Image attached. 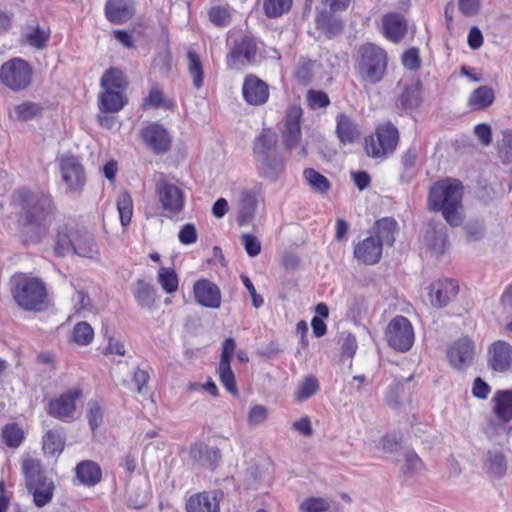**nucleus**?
Listing matches in <instances>:
<instances>
[{
	"mask_svg": "<svg viewBox=\"0 0 512 512\" xmlns=\"http://www.w3.org/2000/svg\"><path fill=\"white\" fill-rule=\"evenodd\" d=\"M11 206L23 242L39 243L54 214L55 207L51 197L21 188L14 191Z\"/></svg>",
	"mask_w": 512,
	"mask_h": 512,
	"instance_id": "1",
	"label": "nucleus"
},
{
	"mask_svg": "<svg viewBox=\"0 0 512 512\" xmlns=\"http://www.w3.org/2000/svg\"><path fill=\"white\" fill-rule=\"evenodd\" d=\"M278 135L263 129L253 142V156L260 176L276 181L285 169V161L278 149Z\"/></svg>",
	"mask_w": 512,
	"mask_h": 512,
	"instance_id": "2",
	"label": "nucleus"
},
{
	"mask_svg": "<svg viewBox=\"0 0 512 512\" xmlns=\"http://www.w3.org/2000/svg\"><path fill=\"white\" fill-rule=\"evenodd\" d=\"M53 251L58 257H64L69 253L89 259L99 256V249L93 234L85 227L72 223L59 227Z\"/></svg>",
	"mask_w": 512,
	"mask_h": 512,
	"instance_id": "3",
	"label": "nucleus"
},
{
	"mask_svg": "<svg viewBox=\"0 0 512 512\" xmlns=\"http://www.w3.org/2000/svg\"><path fill=\"white\" fill-rule=\"evenodd\" d=\"M462 184L458 180L446 179L435 183L429 193V207L441 211L444 219L451 226L461 224Z\"/></svg>",
	"mask_w": 512,
	"mask_h": 512,
	"instance_id": "4",
	"label": "nucleus"
},
{
	"mask_svg": "<svg viewBox=\"0 0 512 512\" xmlns=\"http://www.w3.org/2000/svg\"><path fill=\"white\" fill-rule=\"evenodd\" d=\"M11 293L15 302L27 311L40 310L47 297L44 282L23 273L11 278Z\"/></svg>",
	"mask_w": 512,
	"mask_h": 512,
	"instance_id": "5",
	"label": "nucleus"
},
{
	"mask_svg": "<svg viewBox=\"0 0 512 512\" xmlns=\"http://www.w3.org/2000/svg\"><path fill=\"white\" fill-rule=\"evenodd\" d=\"M355 69L362 81L369 84L380 82L387 69V54L379 46L371 43L358 50Z\"/></svg>",
	"mask_w": 512,
	"mask_h": 512,
	"instance_id": "6",
	"label": "nucleus"
},
{
	"mask_svg": "<svg viewBox=\"0 0 512 512\" xmlns=\"http://www.w3.org/2000/svg\"><path fill=\"white\" fill-rule=\"evenodd\" d=\"M22 472L35 505L43 507L48 504L54 495V483L44 475L41 462L32 458L25 459L22 463Z\"/></svg>",
	"mask_w": 512,
	"mask_h": 512,
	"instance_id": "7",
	"label": "nucleus"
},
{
	"mask_svg": "<svg viewBox=\"0 0 512 512\" xmlns=\"http://www.w3.org/2000/svg\"><path fill=\"white\" fill-rule=\"evenodd\" d=\"M33 70L30 64L21 58H13L0 68V82L13 92L27 89L32 81Z\"/></svg>",
	"mask_w": 512,
	"mask_h": 512,
	"instance_id": "8",
	"label": "nucleus"
},
{
	"mask_svg": "<svg viewBox=\"0 0 512 512\" xmlns=\"http://www.w3.org/2000/svg\"><path fill=\"white\" fill-rule=\"evenodd\" d=\"M398 141L397 128L391 123H386L376 129L375 135L366 139L365 150L370 157L384 158L395 150Z\"/></svg>",
	"mask_w": 512,
	"mask_h": 512,
	"instance_id": "9",
	"label": "nucleus"
},
{
	"mask_svg": "<svg viewBox=\"0 0 512 512\" xmlns=\"http://www.w3.org/2000/svg\"><path fill=\"white\" fill-rule=\"evenodd\" d=\"M386 338L390 347L396 351L407 352L414 343V330L404 316L394 317L386 328Z\"/></svg>",
	"mask_w": 512,
	"mask_h": 512,
	"instance_id": "10",
	"label": "nucleus"
},
{
	"mask_svg": "<svg viewBox=\"0 0 512 512\" xmlns=\"http://www.w3.org/2000/svg\"><path fill=\"white\" fill-rule=\"evenodd\" d=\"M58 165L67 191L81 193L86 184V175L79 159L73 155H63L59 158Z\"/></svg>",
	"mask_w": 512,
	"mask_h": 512,
	"instance_id": "11",
	"label": "nucleus"
},
{
	"mask_svg": "<svg viewBox=\"0 0 512 512\" xmlns=\"http://www.w3.org/2000/svg\"><path fill=\"white\" fill-rule=\"evenodd\" d=\"M155 192L162 208L170 215H177L183 210L185 204L184 192L164 176L156 181Z\"/></svg>",
	"mask_w": 512,
	"mask_h": 512,
	"instance_id": "12",
	"label": "nucleus"
},
{
	"mask_svg": "<svg viewBox=\"0 0 512 512\" xmlns=\"http://www.w3.org/2000/svg\"><path fill=\"white\" fill-rule=\"evenodd\" d=\"M144 144L155 154L161 155L170 150L172 138L160 124L152 123L140 132Z\"/></svg>",
	"mask_w": 512,
	"mask_h": 512,
	"instance_id": "13",
	"label": "nucleus"
},
{
	"mask_svg": "<svg viewBox=\"0 0 512 512\" xmlns=\"http://www.w3.org/2000/svg\"><path fill=\"white\" fill-rule=\"evenodd\" d=\"M458 291L459 285L455 280H436L429 286V301L432 306L442 308L455 299Z\"/></svg>",
	"mask_w": 512,
	"mask_h": 512,
	"instance_id": "14",
	"label": "nucleus"
},
{
	"mask_svg": "<svg viewBox=\"0 0 512 512\" xmlns=\"http://www.w3.org/2000/svg\"><path fill=\"white\" fill-rule=\"evenodd\" d=\"M257 47L250 37H244L235 45L227 56V65L230 69H240L242 66L255 62Z\"/></svg>",
	"mask_w": 512,
	"mask_h": 512,
	"instance_id": "15",
	"label": "nucleus"
},
{
	"mask_svg": "<svg viewBox=\"0 0 512 512\" xmlns=\"http://www.w3.org/2000/svg\"><path fill=\"white\" fill-rule=\"evenodd\" d=\"M475 346L468 338L463 337L454 342L447 352L450 364L456 369L470 366L474 360Z\"/></svg>",
	"mask_w": 512,
	"mask_h": 512,
	"instance_id": "16",
	"label": "nucleus"
},
{
	"mask_svg": "<svg viewBox=\"0 0 512 512\" xmlns=\"http://www.w3.org/2000/svg\"><path fill=\"white\" fill-rule=\"evenodd\" d=\"M301 118L302 109L299 106H291L285 117V130L283 141L288 150L296 148L301 141Z\"/></svg>",
	"mask_w": 512,
	"mask_h": 512,
	"instance_id": "17",
	"label": "nucleus"
},
{
	"mask_svg": "<svg viewBox=\"0 0 512 512\" xmlns=\"http://www.w3.org/2000/svg\"><path fill=\"white\" fill-rule=\"evenodd\" d=\"M488 364L496 372H506L512 365V346L505 341H495L488 349Z\"/></svg>",
	"mask_w": 512,
	"mask_h": 512,
	"instance_id": "18",
	"label": "nucleus"
},
{
	"mask_svg": "<svg viewBox=\"0 0 512 512\" xmlns=\"http://www.w3.org/2000/svg\"><path fill=\"white\" fill-rule=\"evenodd\" d=\"M242 94L248 104L255 106L263 105L269 98V88L264 81L250 74L244 80Z\"/></svg>",
	"mask_w": 512,
	"mask_h": 512,
	"instance_id": "19",
	"label": "nucleus"
},
{
	"mask_svg": "<svg viewBox=\"0 0 512 512\" xmlns=\"http://www.w3.org/2000/svg\"><path fill=\"white\" fill-rule=\"evenodd\" d=\"M79 396V391H70L51 400L47 411L48 414L62 421L72 419L76 409V400Z\"/></svg>",
	"mask_w": 512,
	"mask_h": 512,
	"instance_id": "20",
	"label": "nucleus"
},
{
	"mask_svg": "<svg viewBox=\"0 0 512 512\" xmlns=\"http://www.w3.org/2000/svg\"><path fill=\"white\" fill-rule=\"evenodd\" d=\"M382 250L381 241L371 235L355 246L354 257L366 265H374L380 261Z\"/></svg>",
	"mask_w": 512,
	"mask_h": 512,
	"instance_id": "21",
	"label": "nucleus"
},
{
	"mask_svg": "<svg viewBox=\"0 0 512 512\" xmlns=\"http://www.w3.org/2000/svg\"><path fill=\"white\" fill-rule=\"evenodd\" d=\"M194 296L200 305L208 308H219L221 305V293L217 285L202 279L195 282Z\"/></svg>",
	"mask_w": 512,
	"mask_h": 512,
	"instance_id": "22",
	"label": "nucleus"
},
{
	"mask_svg": "<svg viewBox=\"0 0 512 512\" xmlns=\"http://www.w3.org/2000/svg\"><path fill=\"white\" fill-rule=\"evenodd\" d=\"M334 12L331 9L317 10L315 16L316 29L329 39L340 35L344 28L342 19L336 16Z\"/></svg>",
	"mask_w": 512,
	"mask_h": 512,
	"instance_id": "23",
	"label": "nucleus"
},
{
	"mask_svg": "<svg viewBox=\"0 0 512 512\" xmlns=\"http://www.w3.org/2000/svg\"><path fill=\"white\" fill-rule=\"evenodd\" d=\"M187 512H219L216 492H202L192 495L186 503Z\"/></svg>",
	"mask_w": 512,
	"mask_h": 512,
	"instance_id": "24",
	"label": "nucleus"
},
{
	"mask_svg": "<svg viewBox=\"0 0 512 512\" xmlns=\"http://www.w3.org/2000/svg\"><path fill=\"white\" fill-rule=\"evenodd\" d=\"M256 206L257 199L253 192L242 191L240 193L237 202V223L239 226H247L252 223L255 216Z\"/></svg>",
	"mask_w": 512,
	"mask_h": 512,
	"instance_id": "25",
	"label": "nucleus"
},
{
	"mask_svg": "<svg viewBox=\"0 0 512 512\" xmlns=\"http://www.w3.org/2000/svg\"><path fill=\"white\" fill-rule=\"evenodd\" d=\"M190 456L199 465L214 468L221 459V452L216 447L197 443L191 447Z\"/></svg>",
	"mask_w": 512,
	"mask_h": 512,
	"instance_id": "26",
	"label": "nucleus"
},
{
	"mask_svg": "<svg viewBox=\"0 0 512 512\" xmlns=\"http://www.w3.org/2000/svg\"><path fill=\"white\" fill-rule=\"evenodd\" d=\"M383 31L387 39L399 42L406 34L407 25L399 13H388L383 17Z\"/></svg>",
	"mask_w": 512,
	"mask_h": 512,
	"instance_id": "27",
	"label": "nucleus"
},
{
	"mask_svg": "<svg viewBox=\"0 0 512 512\" xmlns=\"http://www.w3.org/2000/svg\"><path fill=\"white\" fill-rule=\"evenodd\" d=\"M127 99L119 90L101 89L98 95V106L105 113H116L123 109Z\"/></svg>",
	"mask_w": 512,
	"mask_h": 512,
	"instance_id": "28",
	"label": "nucleus"
},
{
	"mask_svg": "<svg viewBox=\"0 0 512 512\" xmlns=\"http://www.w3.org/2000/svg\"><path fill=\"white\" fill-rule=\"evenodd\" d=\"M107 19L112 23H122L129 20L134 9L129 0H108L105 5Z\"/></svg>",
	"mask_w": 512,
	"mask_h": 512,
	"instance_id": "29",
	"label": "nucleus"
},
{
	"mask_svg": "<svg viewBox=\"0 0 512 512\" xmlns=\"http://www.w3.org/2000/svg\"><path fill=\"white\" fill-rule=\"evenodd\" d=\"M76 477L85 486H95L102 479L100 466L92 460H84L75 468Z\"/></svg>",
	"mask_w": 512,
	"mask_h": 512,
	"instance_id": "30",
	"label": "nucleus"
},
{
	"mask_svg": "<svg viewBox=\"0 0 512 512\" xmlns=\"http://www.w3.org/2000/svg\"><path fill=\"white\" fill-rule=\"evenodd\" d=\"M483 468L490 477H502L507 470V461L502 451L498 449L488 450L485 455Z\"/></svg>",
	"mask_w": 512,
	"mask_h": 512,
	"instance_id": "31",
	"label": "nucleus"
},
{
	"mask_svg": "<svg viewBox=\"0 0 512 512\" xmlns=\"http://www.w3.org/2000/svg\"><path fill=\"white\" fill-rule=\"evenodd\" d=\"M397 226L398 224L393 218H382L375 223L372 236L381 241L382 246H392L395 242Z\"/></svg>",
	"mask_w": 512,
	"mask_h": 512,
	"instance_id": "32",
	"label": "nucleus"
},
{
	"mask_svg": "<svg viewBox=\"0 0 512 512\" xmlns=\"http://www.w3.org/2000/svg\"><path fill=\"white\" fill-rule=\"evenodd\" d=\"M65 447V433L63 428L50 429L43 436V451L46 455H59Z\"/></svg>",
	"mask_w": 512,
	"mask_h": 512,
	"instance_id": "33",
	"label": "nucleus"
},
{
	"mask_svg": "<svg viewBox=\"0 0 512 512\" xmlns=\"http://www.w3.org/2000/svg\"><path fill=\"white\" fill-rule=\"evenodd\" d=\"M336 133L342 144L353 143L359 137L355 123L345 114L337 116Z\"/></svg>",
	"mask_w": 512,
	"mask_h": 512,
	"instance_id": "34",
	"label": "nucleus"
},
{
	"mask_svg": "<svg viewBox=\"0 0 512 512\" xmlns=\"http://www.w3.org/2000/svg\"><path fill=\"white\" fill-rule=\"evenodd\" d=\"M494 412L504 422L512 420V391H498L493 397Z\"/></svg>",
	"mask_w": 512,
	"mask_h": 512,
	"instance_id": "35",
	"label": "nucleus"
},
{
	"mask_svg": "<svg viewBox=\"0 0 512 512\" xmlns=\"http://www.w3.org/2000/svg\"><path fill=\"white\" fill-rule=\"evenodd\" d=\"M132 292L137 303L144 308H152L155 303V288L144 280H138L133 285Z\"/></svg>",
	"mask_w": 512,
	"mask_h": 512,
	"instance_id": "36",
	"label": "nucleus"
},
{
	"mask_svg": "<svg viewBox=\"0 0 512 512\" xmlns=\"http://www.w3.org/2000/svg\"><path fill=\"white\" fill-rule=\"evenodd\" d=\"M410 400L411 390L410 388H406L401 382L394 383L386 395L387 405L395 409L409 404Z\"/></svg>",
	"mask_w": 512,
	"mask_h": 512,
	"instance_id": "37",
	"label": "nucleus"
},
{
	"mask_svg": "<svg viewBox=\"0 0 512 512\" xmlns=\"http://www.w3.org/2000/svg\"><path fill=\"white\" fill-rule=\"evenodd\" d=\"M494 98L493 89L489 86L482 85L471 93L468 99V105L471 110H483L493 103Z\"/></svg>",
	"mask_w": 512,
	"mask_h": 512,
	"instance_id": "38",
	"label": "nucleus"
},
{
	"mask_svg": "<svg viewBox=\"0 0 512 512\" xmlns=\"http://www.w3.org/2000/svg\"><path fill=\"white\" fill-rule=\"evenodd\" d=\"M128 82L124 76V73L116 68L108 69L101 77L100 86L101 89L108 90H119L125 92Z\"/></svg>",
	"mask_w": 512,
	"mask_h": 512,
	"instance_id": "39",
	"label": "nucleus"
},
{
	"mask_svg": "<svg viewBox=\"0 0 512 512\" xmlns=\"http://www.w3.org/2000/svg\"><path fill=\"white\" fill-rule=\"evenodd\" d=\"M41 113L42 107L39 104L27 101L15 105L13 109L9 111V117L17 121H28L40 116Z\"/></svg>",
	"mask_w": 512,
	"mask_h": 512,
	"instance_id": "40",
	"label": "nucleus"
},
{
	"mask_svg": "<svg viewBox=\"0 0 512 512\" xmlns=\"http://www.w3.org/2000/svg\"><path fill=\"white\" fill-rule=\"evenodd\" d=\"M421 103V90L418 83L406 86L397 100V106L403 110L414 109Z\"/></svg>",
	"mask_w": 512,
	"mask_h": 512,
	"instance_id": "41",
	"label": "nucleus"
},
{
	"mask_svg": "<svg viewBox=\"0 0 512 512\" xmlns=\"http://www.w3.org/2000/svg\"><path fill=\"white\" fill-rule=\"evenodd\" d=\"M23 37L30 46L36 49H43L50 38V31L39 25L28 26L23 33Z\"/></svg>",
	"mask_w": 512,
	"mask_h": 512,
	"instance_id": "42",
	"label": "nucleus"
},
{
	"mask_svg": "<svg viewBox=\"0 0 512 512\" xmlns=\"http://www.w3.org/2000/svg\"><path fill=\"white\" fill-rule=\"evenodd\" d=\"M188 58V70L189 74L193 79V85L196 89H199L203 85V67L198 54L194 51L187 53Z\"/></svg>",
	"mask_w": 512,
	"mask_h": 512,
	"instance_id": "43",
	"label": "nucleus"
},
{
	"mask_svg": "<svg viewBox=\"0 0 512 512\" xmlns=\"http://www.w3.org/2000/svg\"><path fill=\"white\" fill-rule=\"evenodd\" d=\"M304 177L311 188L318 193H326L330 187V181L318 171L308 168L304 171Z\"/></svg>",
	"mask_w": 512,
	"mask_h": 512,
	"instance_id": "44",
	"label": "nucleus"
},
{
	"mask_svg": "<svg viewBox=\"0 0 512 512\" xmlns=\"http://www.w3.org/2000/svg\"><path fill=\"white\" fill-rule=\"evenodd\" d=\"M220 382L228 392L237 395L238 390L235 382V375L231 368V363L220 362L217 368Z\"/></svg>",
	"mask_w": 512,
	"mask_h": 512,
	"instance_id": "45",
	"label": "nucleus"
},
{
	"mask_svg": "<svg viewBox=\"0 0 512 512\" xmlns=\"http://www.w3.org/2000/svg\"><path fill=\"white\" fill-rule=\"evenodd\" d=\"M157 280L166 293H174L178 289V277L172 268L161 267Z\"/></svg>",
	"mask_w": 512,
	"mask_h": 512,
	"instance_id": "46",
	"label": "nucleus"
},
{
	"mask_svg": "<svg viewBox=\"0 0 512 512\" xmlns=\"http://www.w3.org/2000/svg\"><path fill=\"white\" fill-rule=\"evenodd\" d=\"M232 9L228 5H217L208 11L209 20L217 27H226L231 22Z\"/></svg>",
	"mask_w": 512,
	"mask_h": 512,
	"instance_id": "47",
	"label": "nucleus"
},
{
	"mask_svg": "<svg viewBox=\"0 0 512 512\" xmlns=\"http://www.w3.org/2000/svg\"><path fill=\"white\" fill-rule=\"evenodd\" d=\"M293 0H264L263 10L267 17L276 18L288 12Z\"/></svg>",
	"mask_w": 512,
	"mask_h": 512,
	"instance_id": "48",
	"label": "nucleus"
},
{
	"mask_svg": "<svg viewBox=\"0 0 512 512\" xmlns=\"http://www.w3.org/2000/svg\"><path fill=\"white\" fill-rule=\"evenodd\" d=\"M424 469V465L419 456L412 450H407L404 453V464L401 467L402 473L411 477L417 473H420Z\"/></svg>",
	"mask_w": 512,
	"mask_h": 512,
	"instance_id": "49",
	"label": "nucleus"
},
{
	"mask_svg": "<svg viewBox=\"0 0 512 512\" xmlns=\"http://www.w3.org/2000/svg\"><path fill=\"white\" fill-rule=\"evenodd\" d=\"M117 209L122 226H127L133 214L132 198L127 192H123L118 196Z\"/></svg>",
	"mask_w": 512,
	"mask_h": 512,
	"instance_id": "50",
	"label": "nucleus"
},
{
	"mask_svg": "<svg viewBox=\"0 0 512 512\" xmlns=\"http://www.w3.org/2000/svg\"><path fill=\"white\" fill-rule=\"evenodd\" d=\"M93 336L92 327L87 322H80L74 326L71 340L78 345H87L92 341Z\"/></svg>",
	"mask_w": 512,
	"mask_h": 512,
	"instance_id": "51",
	"label": "nucleus"
},
{
	"mask_svg": "<svg viewBox=\"0 0 512 512\" xmlns=\"http://www.w3.org/2000/svg\"><path fill=\"white\" fill-rule=\"evenodd\" d=\"M2 437L7 446L16 448L23 440V431L16 423L7 424L2 429Z\"/></svg>",
	"mask_w": 512,
	"mask_h": 512,
	"instance_id": "52",
	"label": "nucleus"
},
{
	"mask_svg": "<svg viewBox=\"0 0 512 512\" xmlns=\"http://www.w3.org/2000/svg\"><path fill=\"white\" fill-rule=\"evenodd\" d=\"M318 389L319 384L317 379L313 376H307L295 392V398L299 401H304L314 395Z\"/></svg>",
	"mask_w": 512,
	"mask_h": 512,
	"instance_id": "53",
	"label": "nucleus"
},
{
	"mask_svg": "<svg viewBox=\"0 0 512 512\" xmlns=\"http://www.w3.org/2000/svg\"><path fill=\"white\" fill-rule=\"evenodd\" d=\"M329 508V501L323 497L307 498L299 506L301 512H326Z\"/></svg>",
	"mask_w": 512,
	"mask_h": 512,
	"instance_id": "54",
	"label": "nucleus"
},
{
	"mask_svg": "<svg viewBox=\"0 0 512 512\" xmlns=\"http://www.w3.org/2000/svg\"><path fill=\"white\" fill-rule=\"evenodd\" d=\"M306 99L309 106L314 110L325 108L330 104V99L328 95L320 90H308L306 94Z\"/></svg>",
	"mask_w": 512,
	"mask_h": 512,
	"instance_id": "55",
	"label": "nucleus"
},
{
	"mask_svg": "<svg viewBox=\"0 0 512 512\" xmlns=\"http://www.w3.org/2000/svg\"><path fill=\"white\" fill-rule=\"evenodd\" d=\"M498 153L504 162L512 160V132L504 131L498 143Z\"/></svg>",
	"mask_w": 512,
	"mask_h": 512,
	"instance_id": "56",
	"label": "nucleus"
},
{
	"mask_svg": "<svg viewBox=\"0 0 512 512\" xmlns=\"http://www.w3.org/2000/svg\"><path fill=\"white\" fill-rule=\"evenodd\" d=\"M314 63L310 60H300L295 69V77L302 84H308L312 77Z\"/></svg>",
	"mask_w": 512,
	"mask_h": 512,
	"instance_id": "57",
	"label": "nucleus"
},
{
	"mask_svg": "<svg viewBox=\"0 0 512 512\" xmlns=\"http://www.w3.org/2000/svg\"><path fill=\"white\" fill-rule=\"evenodd\" d=\"M268 410L263 405H255L251 407L247 415V421L250 426H258L266 421Z\"/></svg>",
	"mask_w": 512,
	"mask_h": 512,
	"instance_id": "58",
	"label": "nucleus"
},
{
	"mask_svg": "<svg viewBox=\"0 0 512 512\" xmlns=\"http://www.w3.org/2000/svg\"><path fill=\"white\" fill-rule=\"evenodd\" d=\"M87 419L90 425V428L94 431L96 430L103 419V412L100 405L97 402H89L88 403V412Z\"/></svg>",
	"mask_w": 512,
	"mask_h": 512,
	"instance_id": "59",
	"label": "nucleus"
},
{
	"mask_svg": "<svg viewBox=\"0 0 512 512\" xmlns=\"http://www.w3.org/2000/svg\"><path fill=\"white\" fill-rule=\"evenodd\" d=\"M241 241H242V244H243L247 254L250 257H255V256L260 254V252H261V243L257 239V237H255V236H253L251 234H248V233H244L241 236Z\"/></svg>",
	"mask_w": 512,
	"mask_h": 512,
	"instance_id": "60",
	"label": "nucleus"
},
{
	"mask_svg": "<svg viewBox=\"0 0 512 512\" xmlns=\"http://www.w3.org/2000/svg\"><path fill=\"white\" fill-rule=\"evenodd\" d=\"M179 241L184 245L193 244L197 241L198 235L194 224H185L178 234Z\"/></svg>",
	"mask_w": 512,
	"mask_h": 512,
	"instance_id": "61",
	"label": "nucleus"
},
{
	"mask_svg": "<svg viewBox=\"0 0 512 512\" xmlns=\"http://www.w3.org/2000/svg\"><path fill=\"white\" fill-rule=\"evenodd\" d=\"M403 65L409 70H417L420 67L419 51L416 48H411L406 51L402 56Z\"/></svg>",
	"mask_w": 512,
	"mask_h": 512,
	"instance_id": "62",
	"label": "nucleus"
},
{
	"mask_svg": "<svg viewBox=\"0 0 512 512\" xmlns=\"http://www.w3.org/2000/svg\"><path fill=\"white\" fill-rule=\"evenodd\" d=\"M292 429L304 437L313 435V428L309 417H302L296 420L292 425Z\"/></svg>",
	"mask_w": 512,
	"mask_h": 512,
	"instance_id": "63",
	"label": "nucleus"
},
{
	"mask_svg": "<svg viewBox=\"0 0 512 512\" xmlns=\"http://www.w3.org/2000/svg\"><path fill=\"white\" fill-rule=\"evenodd\" d=\"M149 380V374L146 370L143 369H137L135 370L132 378V382L137 387V392L139 394H146V384Z\"/></svg>",
	"mask_w": 512,
	"mask_h": 512,
	"instance_id": "64",
	"label": "nucleus"
}]
</instances>
